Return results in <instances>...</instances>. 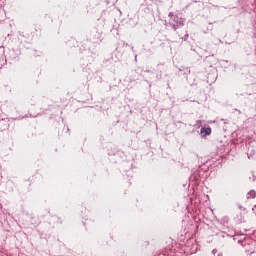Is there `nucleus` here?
<instances>
[{"label": "nucleus", "instance_id": "obj_1", "mask_svg": "<svg viewBox=\"0 0 256 256\" xmlns=\"http://www.w3.org/2000/svg\"><path fill=\"white\" fill-rule=\"evenodd\" d=\"M168 17H169V25H171L174 31H177L178 29H180V27H183V25H185L183 23V18L173 14V12H170L168 14Z\"/></svg>", "mask_w": 256, "mask_h": 256}, {"label": "nucleus", "instance_id": "obj_3", "mask_svg": "<svg viewBox=\"0 0 256 256\" xmlns=\"http://www.w3.org/2000/svg\"><path fill=\"white\" fill-rule=\"evenodd\" d=\"M247 199H255L256 197V192L255 190H250L247 195H246Z\"/></svg>", "mask_w": 256, "mask_h": 256}, {"label": "nucleus", "instance_id": "obj_5", "mask_svg": "<svg viewBox=\"0 0 256 256\" xmlns=\"http://www.w3.org/2000/svg\"><path fill=\"white\" fill-rule=\"evenodd\" d=\"M135 59L137 60V55L135 56Z\"/></svg>", "mask_w": 256, "mask_h": 256}, {"label": "nucleus", "instance_id": "obj_4", "mask_svg": "<svg viewBox=\"0 0 256 256\" xmlns=\"http://www.w3.org/2000/svg\"><path fill=\"white\" fill-rule=\"evenodd\" d=\"M134 49H135V48L132 46V47H131V50L134 51Z\"/></svg>", "mask_w": 256, "mask_h": 256}, {"label": "nucleus", "instance_id": "obj_6", "mask_svg": "<svg viewBox=\"0 0 256 256\" xmlns=\"http://www.w3.org/2000/svg\"><path fill=\"white\" fill-rule=\"evenodd\" d=\"M212 253H215V250H213Z\"/></svg>", "mask_w": 256, "mask_h": 256}, {"label": "nucleus", "instance_id": "obj_2", "mask_svg": "<svg viewBox=\"0 0 256 256\" xmlns=\"http://www.w3.org/2000/svg\"><path fill=\"white\" fill-rule=\"evenodd\" d=\"M200 133H201V135H211V128L210 127H208V128L202 127L200 129Z\"/></svg>", "mask_w": 256, "mask_h": 256}]
</instances>
